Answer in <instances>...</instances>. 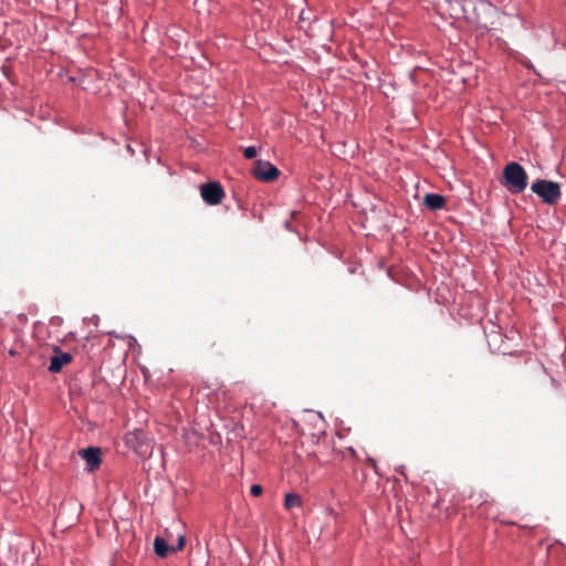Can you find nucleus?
I'll return each mask as SVG.
<instances>
[{
	"label": "nucleus",
	"instance_id": "obj_1",
	"mask_svg": "<svg viewBox=\"0 0 566 566\" xmlns=\"http://www.w3.org/2000/svg\"><path fill=\"white\" fill-rule=\"evenodd\" d=\"M528 176L516 161L509 163L503 169L502 185L513 195L522 193L527 187Z\"/></svg>",
	"mask_w": 566,
	"mask_h": 566
},
{
	"label": "nucleus",
	"instance_id": "obj_2",
	"mask_svg": "<svg viewBox=\"0 0 566 566\" xmlns=\"http://www.w3.org/2000/svg\"><path fill=\"white\" fill-rule=\"evenodd\" d=\"M531 190L548 206L557 205L562 197L560 185L553 180L537 179L532 184Z\"/></svg>",
	"mask_w": 566,
	"mask_h": 566
},
{
	"label": "nucleus",
	"instance_id": "obj_3",
	"mask_svg": "<svg viewBox=\"0 0 566 566\" xmlns=\"http://www.w3.org/2000/svg\"><path fill=\"white\" fill-rule=\"evenodd\" d=\"M252 175L260 181L271 182L280 176V170L270 161L256 160L252 169Z\"/></svg>",
	"mask_w": 566,
	"mask_h": 566
},
{
	"label": "nucleus",
	"instance_id": "obj_4",
	"mask_svg": "<svg viewBox=\"0 0 566 566\" xmlns=\"http://www.w3.org/2000/svg\"><path fill=\"white\" fill-rule=\"evenodd\" d=\"M200 193L205 202L210 206H216L222 202L224 198V190L217 181H210L201 186Z\"/></svg>",
	"mask_w": 566,
	"mask_h": 566
},
{
	"label": "nucleus",
	"instance_id": "obj_5",
	"mask_svg": "<svg viewBox=\"0 0 566 566\" xmlns=\"http://www.w3.org/2000/svg\"><path fill=\"white\" fill-rule=\"evenodd\" d=\"M80 455L86 461L88 471L97 470L102 463L99 448L90 447L87 449H82L80 451Z\"/></svg>",
	"mask_w": 566,
	"mask_h": 566
},
{
	"label": "nucleus",
	"instance_id": "obj_6",
	"mask_svg": "<svg viewBox=\"0 0 566 566\" xmlns=\"http://www.w3.org/2000/svg\"><path fill=\"white\" fill-rule=\"evenodd\" d=\"M73 357L70 353L59 352L51 357L49 370L51 373H60L62 368L72 361Z\"/></svg>",
	"mask_w": 566,
	"mask_h": 566
},
{
	"label": "nucleus",
	"instance_id": "obj_7",
	"mask_svg": "<svg viewBox=\"0 0 566 566\" xmlns=\"http://www.w3.org/2000/svg\"><path fill=\"white\" fill-rule=\"evenodd\" d=\"M423 203L430 210H440L446 205V198L438 193H427L423 198Z\"/></svg>",
	"mask_w": 566,
	"mask_h": 566
},
{
	"label": "nucleus",
	"instance_id": "obj_8",
	"mask_svg": "<svg viewBox=\"0 0 566 566\" xmlns=\"http://www.w3.org/2000/svg\"><path fill=\"white\" fill-rule=\"evenodd\" d=\"M170 546L168 545V538L156 536L154 541V551L157 556L160 558H165L170 552Z\"/></svg>",
	"mask_w": 566,
	"mask_h": 566
},
{
	"label": "nucleus",
	"instance_id": "obj_9",
	"mask_svg": "<svg viewBox=\"0 0 566 566\" xmlns=\"http://www.w3.org/2000/svg\"><path fill=\"white\" fill-rule=\"evenodd\" d=\"M302 505V500L298 494L295 493H289L285 495L284 499V507L286 510H291L293 507H300Z\"/></svg>",
	"mask_w": 566,
	"mask_h": 566
},
{
	"label": "nucleus",
	"instance_id": "obj_10",
	"mask_svg": "<svg viewBox=\"0 0 566 566\" xmlns=\"http://www.w3.org/2000/svg\"><path fill=\"white\" fill-rule=\"evenodd\" d=\"M185 544H186V537H185V535H179V536H178L177 545H172V546H170V552H171V553H177V552L182 551V549H184V547H185Z\"/></svg>",
	"mask_w": 566,
	"mask_h": 566
},
{
	"label": "nucleus",
	"instance_id": "obj_11",
	"mask_svg": "<svg viewBox=\"0 0 566 566\" xmlns=\"http://www.w3.org/2000/svg\"><path fill=\"white\" fill-rule=\"evenodd\" d=\"M258 151H256V148L254 146H250V147H247L244 150H243V155L247 159H252L256 156Z\"/></svg>",
	"mask_w": 566,
	"mask_h": 566
},
{
	"label": "nucleus",
	"instance_id": "obj_12",
	"mask_svg": "<svg viewBox=\"0 0 566 566\" xmlns=\"http://www.w3.org/2000/svg\"><path fill=\"white\" fill-rule=\"evenodd\" d=\"M263 492V488L260 484H253L250 489V493L253 496H260Z\"/></svg>",
	"mask_w": 566,
	"mask_h": 566
},
{
	"label": "nucleus",
	"instance_id": "obj_13",
	"mask_svg": "<svg viewBox=\"0 0 566 566\" xmlns=\"http://www.w3.org/2000/svg\"><path fill=\"white\" fill-rule=\"evenodd\" d=\"M367 463L375 470L376 473H378L377 462L373 458H367Z\"/></svg>",
	"mask_w": 566,
	"mask_h": 566
},
{
	"label": "nucleus",
	"instance_id": "obj_14",
	"mask_svg": "<svg viewBox=\"0 0 566 566\" xmlns=\"http://www.w3.org/2000/svg\"><path fill=\"white\" fill-rule=\"evenodd\" d=\"M137 439H138L137 433L128 434V436L126 437V441H127V443H128L129 446H133V441H134V440H137Z\"/></svg>",
	"mask_w": 566,
	"mask_h": 566
},
{
	"label": "nucleus",
	"instance_id": "obj_15",
	"mask_svg": "<svg viewBox=\"0 0 566 566\" xmlns=\"http://www.w3.org/2000/svg\"><path fill=\"white\" fill-rule=\"evenodd\" d=\"M8 354H9L10 356H15V355H18V350H17V348L12 347V348H10V349L8 350Z\"/></svg>",
	"mask_w": 566,
	"mask_h": 566
},
{
	"label": "nucleus",
	"instance_id": "obj_16",
	"mask_svg": "<svg viewBox=\"0 0 566 566\" xmlns=\"http://www.w3.org/2000/svg\"><path fill=\"white\" fill-rule=\"evenodd\" d=\"M348 450H349L352 457L357 458V452L353 448H349Z\"/></svg>",
	"mask_w": 566,
	"mask_h": 566
}]
</instances>
